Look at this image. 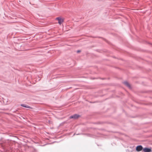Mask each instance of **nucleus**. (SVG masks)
<instances>
[{
    "label": "nucleus",
    "instance_id": "2",
    "mask_svg": "<svg viewBox=\"0 0 152 152\" xmlns=\"http://www.w3.org/2000/svg\"><path fill=\"white\" fill-rule=\"evenodd\" d=\"M143 151L144 152H151L152 151L151 148H145L143 149Z\"/></svg>",
    "mask_w": 152,
    "mask_h": 152
},
{
    "label": "nucleus",
    "instance_id": "7",
    "mask_svg": "<svg viewBox=\"0 0 152 152\" xmlns=\"http://www.w3.org/2000/svg\"><path fill=\"white\" fill-rule=\"evenodd\" d=\"M80 52V51H79V50H78V51H77V53H79V52Z\"/></svg>",
    "mask_w": 152,
    "mask_h": 152
},
{
    "label": "nucleus",
    "instance_id": "1",
    "mask_svg": "<svg viewBox=\"0 0 152 152\" xmlns=\"http://www.w3.org/2000/svg\"><path fill=\"white\" fill-rule=\"evenodd\" d=\"M56 20H57L58 21V23L61 25L62 24L64 21V19L60 17H58L56 18Z\"/></svg>",
    "mask_w": 152,
    "mask_h": 152
},
{
    "label": "nucleus",
    "instance_id": "5",
    "mask_svg": "<svg viewBox=\"0 0 152 152\" xmlns=\"http://www.w3.org/2000/svg\"><path fill=\"white\" fill-rule=\"evenodd\" d=\"M124 84L125 85L129 88H131V87L130 84L128 82H124Z\"/></svg>",
    "mask_w": 152,
    "mask_h": 152
},
{
    "label": "nucleus",
    "instance_id": "6",
    "mask_svg": "<svg viewBox=\"0 0 152 152\" xmlns=\"http://www.w3.org/2000/svg\"><path fill=\"white\" fill-rule=\"evenodd\" d=\"M21 106L22 107H25L28 108H30V107L29 106H28L27 105H26L24 104H21Z\"/></svg>",
    "mask_w": 152,
    "mask_h": 152
},
{
    "label": "nucleus",
    "instance_id": "3",
    "mask_svg": "<svg viewBox=\"0 0 152 152\" xmlns=\"http://www.w3.org/2000/svg\"><path fill=\"white\" fill-rule=\"evenodd\" d=\"M143 147L141 145H139L136 148V150L137 151H140L143 149Z\"/></svg>",
    "mask_w": 152,
    "mask_h": 152
},
{
    "label": "nucleus",
    "instance_id": "4",
    "mask_svg": "<svg viewBox=\"0 0 152 152\" xmlns=\"http://www.w3.org/2000/svg\"><path fill=\"white\" fill-rule=\"evenodd\" d=\"M79 117V115H77L75 114L74 115H73L72 116H71L70 117V118H74V119H76L77 118Z\"/></svg>",
    "mask_w": 152,
    "mask_h": 152
}]
</instances>
